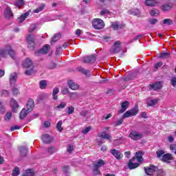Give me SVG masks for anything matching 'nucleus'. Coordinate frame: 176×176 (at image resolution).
<instances>
[{"mask_svg":"<svg viewBox=\"0 0 176 176\" xmlns=\"http://www.w3.org/2000/svg\"><path fill=\"white\" fill-rule=\"evenodd\" d=\"M138 105L136 104L133 109L128 110L126 113H124L122 116V118L117 120L115 123V126H120L122 123H123V120L126 119V118H131L132 116H135L137 113H138Z\"/></svg>","mask_w":176,"mask_h":176,"instance_id":"obj_1","label":"nucleus"},{"mask_svg":"<svg viewBox=\"0 0 176 176\" xmlns=\"http://www.w3.org/2000/svg\"><path fill=\"white\" fill-rule=\"evenodd\" d=\"M8 54L11 57V58H14V56L16 55L14 50L12 49V46H10V45H7L5 47V49L0 50L1 57H3V58L8 57Z\"/></svg>","mask_w":176,"mask_h":176,"instance_id":"obj_2","label":"nucleus"},{"mask_svg":"<svg viewBox=\"0 0 176 176\" xmlns=\"http://www.w3.org/2000/svg\"><path fill=\"white\" fill-rule=\"evenodd\" d=\"M92 27L95 30H102L105 27V23L101 19H94L92 21Z\"/></svg>","mask_w":176,"mask_h":176,"instance_id":"obj_3","label":"nucleus"},{"mask_svg":"<svg viewBox=\"0 0 176 176\" xmlns=\"http://www.w3.org/2000/svg\"><path fill=\"white\" fill-rule=\"evenodd\" d=\"M104 164H105V162L102 160H98L96 162H95L94 164V174H96V175L100 174V170H98V168H100V167H102V166H104Z\"/></svg>","mask_w":176,"mask_h":176,"instance_id":"obj_4","label":"nucleus"},{"mask_svg":"<svg viewBox=\"0 0 176 176\" xmlns=\"http://www.w3.org/2000/svg\"><path fill=\"white\" fill-rule=\"evenodd\" d=\"M144 137V135L140 132H137L135 131H133L129 134V138L133 141H138V140H141Z\"/></svg>","mask_w":176,"mask_h":176,"instance_id":"obj_5","label":"nucleus"},{"mask_svg":"<svg viewBox=\"0 0 176 176\" xmlns=\"http://www.w3.org/2000/svg\"><path fill=\"white\" fill-rule=\"evenodd\" d=\"M157 170V167L153 165L144 167V171L147 175H152V174H154V173H156Z\"/></svg>","mask_w":176,"mask_h":176,"instance_id":"obj_6","label":"nucleus"},{"mask_svg":"<svg viewBox=\"0 0 176 176\" xmlns=\"http://www.w3.org/2000/svg\"><path fill=\"white\" fill-rule=\"evenodd\" d=\"M122 50V46L120 45V41H116L114 43L113 47L110 49L111 53H119Z\"/></svg>","mask_w":176,"mask_h":176,"instance_id":"obj_7","label":"nucleus"},{"mask_svg":"<svg viewBox=\"0 0 176 176\" xmlns=\"http://www.w3.org/2000/svg\"><path fill=\"white\" fill-rule=\"evenodd\" d=\"M49 50H50V45H45L42 47V49L39 50L38 51L35 52V54L36 56H39L41 54H46L47 53H49Z\"/></svg>","mask_w":176,"mask_h":176,"instance_id":"obj_8","label":"nucleus"},{"mask_svg":"<svg viewBox=\"0 0 176 176\" xmlns=\"http://www.w3.org/2000/svg\"><path fill=\"white\" fill-rule=\"evenodd\" d=\"M35 107V102L34 100L30 98L28 100L26 107H25L28 112H32L34 107Z\"/></svg>","mask_w":176,"mask_h":176,"instance_id":"obj_9","label":"nucleus"},{"mask_svg":"<svg viewBox=\"0 0 176 176\" xmlns=\"http://www.w3.org/2000/svg\"><path fill=\"white\" fill-rule=\"evenodd\" d=\"M110 153H111V155H113V156H115L116 159H117V160H120L122 159H123V154L116 150V149H113L110 151Z\"/></svg>","mask_w":176,"mask_h":176,"instance_id":"obj_10","label":"nucleus"},{"mask_svg":"<svg viewBox=\"0 0 176 176\" xmlns=\"http://www.w3.org/2000/svg\"><path fill=\"white\" fill-rule=\"evenodd\" d=\"M24 68H34L32 60L30 58H26L22 63Z\"/></svg>","mask_w":176,"mask_h":176,"instance_id":"obj_11","label":"nucleus"},{"mask_svg":"<svg viewBox=\"0 0 176 176\" xmlns=\"http://www.w3.org/2000/svg\"><path fill=\"white\" fill-rule=\"evenodd\" d=\"M10 107L13 111V112H17V109H19V102H16L14 98H11L10 100Z\"/></svg>","mask_w":176,"mask_h":176,"instance_id":"obj_12","label":"nucleus"},{"mask_svg":"<svg viewBox=\"0 0 176 176\" xmlns=\"http://www.w3.org/2000/svg\"><path fill=\"white\" fill-rule=\"evenodd\" d=\"M135 162V157H133L132 160H129L128 162V167L130 170H133V168H137L140 166V163H134Z\"/></svg>","mask_w":176,"mask_h":176,"instance_id":"obj_13","label":"nucleus"},{"mask_svg":"<svg viewBox=\"0 0 176 176\" xmlns=\"http://www.w3.org/2000/svg\"><path fill=\"white\" fill-rule=\"evenodd\" d=\"M129 105H130V102L128 101L122 102L121 109L118 111V113H124V112H126V110L129 108Z\"/></svg>","mask_w":176,"mask_h":176,"instance_id":"obj_14","label":"nucleus"},{"mask_svg":"<svg viewBox=\"0 0 176 176\" xmlns=\"http://www.w3.org/2000/svg\"><path fill=\"white\" fill-rule=\"evenodd\" d=\"M157 102H159V98L151 99V98H148L146 100L148 107H155Z\"/></svg>","mask_w":176,"mask_h":176,"instance_id":"obj_15","label":"nucleus"},{"mask_svg":"<svg viewBox=\"0 0 176 176\" xmlns=\"http://www.w3.org/2000/svg\"><path fill=\"white\" fill-rule=\"evenodd\" d=\"M100 16H103L105 19L108 17L109 19H111L112 17V12L109 11L107 9L102 10L100 12Z\"/></svg>","mask_w":176,"mask_h":176,"instance_id":"obj_16","label":"nucleus"},{"mask_svg":"<svg viewBox=\"0 0 176 176\" xmlns=\"http://www.w3.org/2000/svg\"><path fill=\"white\" fill-rule=\"evenodd\" d=\"M84 63L91 64L96 62V56L91 55L90 56H87L83 58Z\"/></svg>","mask_w":176,"mask_h":176,"instance_id":"obj_17","label":"nucleus"},{"mask_svg":"<svg viewBox=\"0 0 176 176\" xmlns=\"http://www.w3.org/2000/svg\"><path fill=\"white\" fill-rule=\"evenodd\" d=\"M144 153L142 151H139L135 153V160H136L138 163H142L144 162V158H142V155Z\"/></svg>","mask_w":176,"mask_h":176,"instance_id":"obj_18","label":"nucleus"},{"mask_svg":"<svg viewBox=\"0 0 176 176\" xmlns=\"http://www.w3.org/2000/svg\"><path fill=\"white\" fill-rule=\"evenodd\" d=\"M68 86L72 90H78L79 89V85L72 80L68 81Z\"/></svg>","mask_w":176,"mask_h":176,"instance_id":"obj_19","label":"nucleus"},{"mask_svg":"<svg viewBox=\"0 0 176 176\" xmlns=\"http://www.w3.org/2000/svg\"><path fill=\"white\" fill-rule=\"evenodd\" d=\"M17 80V74L16 73H12L10 75V85H14Z\"/></svg>","mask_w":176,"mask_h":176,"instance_id":"obj_20","label":"nucleus"},{"mask_svg":"<svg viewBox=\"0 0 176 176\" xmlns=\"http://www.w3.org/2000/svg\"><path fill=\"white\" fill-rule=\"evenodd\" d=\"M145 5H146V6H157L159 1L157 0H146Z\"/></svg>","mask_w":176,"mask_h":176,"instance_id":"obj_21","label":"nucleus"},{"mask_svg":"<svg viewBox=\"0 0 176 176\" xmlns=\"http://www.w3.org/2000/svg\"><path fill=\"white\" fill-rule=\"evenodd\" d=\"M41 140L45 144H50V142L53 140V139L50 137V135H49L47 134L43 135Z\"/></svg>","mask_w":176,"mask_h":176,"instance_id":"obj_22","label":"nucleus"},{"mask_svg":"<svg viewBox=\"0 0 176 176\" xmlns=\"http://www.w3.org/2000/svg\"><path fill=\"white\" fill-rule=\"evenodd\" d=\"M4 14L6 17V19H10V17H12L13 16V12H12V10L10 9V8L7 7L6 8Z\"/></svg>","mask_w":176,"mask_h":176,"instance_id":"obj_23","label":"nucleus"},{"mask_svg":"<svg viewBox=\"0 0 176 176\" xmlns=\"http://www.w3.org/2000/svg\"><path fill=\"white\" fill-rule=\"evenodd\" d=\"M150 87L153 90H159V89H162V82H157L154 84L150 85Z\"/></svg>","mask_w":176,"mask_h":176,"instance_id":"obj_24","label":"nucleus"},{"mask_svg":"<svg viewBox=\"0 0 176 176\" xmlns=\"http://www.w3.org/2000/svg\"><path fill=\"white\" fill-rule=\"evenodd\" d=\"M30 112H31V111H27V109L25 107H24L19 114L20 119H24V118H25V116H27V115H28V113H30Z\"/></svg>","mask_w":176,"mask_h":176,"instance_id":"obj_25","label":"nucleus"},{"mask_svg":"<svg viewBox=\"0 0 176 176\" xmlns=\"http://www.w3.org/2000/svg\"><path fill=\"white\" fill-rule=\"evenodd\" d=\"M29 15H30V12H28L26 13L22 14L21 16L17 19L18 23H23V21H24V20H25V19L28 18Z\"/></svg>","mask_w":176,"mask_h":176,"instance_id":"obj_26","label":"nucleus"},{"mask_svg":"<svg viewBox=\"0 0 176 176\" xmlns=\"http://www.w3.org/2000/svg\"><path fill=\"white\" fill-rule=\"evenodd\" d=\"M26 41H27L28 45H32V46H34L35 37H34L32 36V34H29L26 38Z\"/></svg>","mask_w":176,"mask_h":176,"instance_id":"obj_27","label":"nucleus"},{"mask_svg":"<svg viewBox=\"0 0 176 176\" xmlns=\"http://www.w3.org/2000/svg\"><path fill=\"white\" fill-rule=\"evenodd\" d=\"M162 162H168V160H173V155L170 153L164 154L162 158Z\"/></svg>","mask_w":176,"mask_h":176,"instance_id":"obj_28","label":"nucleus"},{"mask_svg":"<svg viewBox=\"0 0 176 176\" xmlns=\"http://www.w3.org/2000/svg\"><path fill=\"white\" fill-rule=\"evenodd\" d=\"M172 8H173V4L166 3L162 6V10H164V12H167V10H171Z\"/></svg>","mask_w":176,"mask_h":176,"instance_id":"obj_29","label":"nucleus"},{"mask_svg":"<svg viewBox=\"0 0 176 176\" xmlns=\"http://www.w3.org/2000/svg\"><path fill=\"white\" fill-rule=\"evenodd\" d=\"M98 137H99V138H102L104 140H111V136L107 133H99L98 135Z\"/></svg>","mask_w":176,"mask_h":176,"instance_id":"obj_30","label":"nucleus"},{"mask_svg":"<svg viewBox=\"0 0 176 176\" xmlns=\"http://www.w3.org/2000/svg\"><path fill=\"white\" fill-rule=\"evenodd\" d=\"M14 6H16L17 8H21L23 5H24V0H16L14 2Z\"/></svg>","mask_w":176,"mask_h":176,"instance_id":"obj_31","label":"nucleus"},{"mask_svg":"<svg viewBox=\"0 0 176 176\" xmlns=\"http://www.w3.org/2000/svg\"><path fill=\"white\" fill-rule=\"evenodd\" d=\"M60 38H61V34H60V33L54 35L52 37V39L51 41V43L52 45H53V43H54V42H57V41H58V39H60Z\"/></svg>","mask_w":176,"mask_h":176,"instance_id":"obj_32","label":"nucleus"},{"mask_svg":"<svg viewBox=\"0 0 176 176\" xmlns=\"http://www.w3.org/2000/svg\"><path fill=\"white\" fill-rule=\"evenodd\" d=\"M59 90H58V88L57 87H55L54 89H53V91H52V97H53V100H57V94L58 93H59Z\"/></svg>","mask_w":176,"mask_h":176,"instance_id":"obj_33","label":"nucleus"},{"mask_svg":"<svg viewBox=\"0 0 176 176\" xmlns=\"http://www.w3.org/2000/svg\"><path fill=\"white\" fill-rule=\"evenodd\" d=\"M45 9V5L44 4H41L38 8H37L36 9L34 10L33 12L34 13H39L41 12H42V10H43Z\"/></svg>","mask_w":176,"mask_h":176,"instance_id":"obj_34","label":"nucleus"},{"mask_svg":"<svg viewBox=\"0 0 176 176\" xmlns=\"http://www.w3.org/2000/svg\"><path fill=\"white\" fill-rule=\"evenodd\" d=\"M23 176H34V170L32 169L26 170Z\"/></svg>","mask_w":176,"mask_h":176,"instance_id":"obj_35","label":"nucleus"},{"mask_svg":"<svg viewBox=\"0 0 176 176\" xmlns=\"http://www.w3.org/2000/svg\"><path fill=\"white\" fill-rule=\"evenodd\" d=\"M20 175V169L19 167H15L12 170V176H19Z\"/></svg>","mask_w":176,"mask_h":176,"instance_id":"obj_36","label":"nucleus"},{"mask_svg":"<svg viewBox=\"0 0 176 176\" xmlns=\"http://www.w3.org/2000/svg\"><path fill=\"white\" fill-rule=\"evenodd\" d=\"M10 119H12V112H8L4 117L6 122H9Z\"/></svg>","mask_w":176,"mask_h":176,"instance_id":"obj_37","label":"nucleus"},{"mask_svg":"<svg viewBox=\"0 0 176 176\" xmlns=\"http://www.w3.org/2000/svg\"><path fill=\"white\" fill-rule=\"evenodd\" d=\"M67 107V103L60 102L59 105L56 107V109H64Z\"/></svg>","mask_w":176,"mask_h":176,"instance_id":"obj_38","label":"nucleus"},{"mask_svg":"<svg viewBox=\"0 0 176 176\" xmlns=\"http://www.w3.org/2000/svg\"><path fill=\"white\" fill-rule=\"evenodd\" d=\"M62 125H63V121L60 120L56 124V129L58 131H63V127H61Z\"/></svg>","mask_w":176,"mask_h":176,"instance_id":"obj_39","label":"nucleus"},{"mask_svg":"<svg viewBox=\"0 0 176 176\" xmlns=\"http://www.w3.org/2000/svg\"><path fill=\"white\" fill-rule=\"evenodd\" d=\"M79 95L76 93H72L69 95L71 100H78Z\"/></svg>","mask_w":176,"mask_h":176,"instance_id":"obj_40","label":"nucleus"},{"mask_svg":"<svg viewBox=\"0 0 176 176\" xmlns=\"http://www.w3.org/2000/svg\"><path fill=\"white\" fill-rule=\"evenodd\" d=\"M79 72H81L82 74H84L85 75H89V70H86L82 67H78Z\"/></svg>","mask_w":176,"mask_h":176,"instance_id":"obj_41","label":"nucleus"},{"mask_svg":"<svg viewBox=\"0 0 176 176\" xmlns=\"http://www.w3.org/2000/svg\"><path fill=\"white\" fill-rule=\"evenodd\" d=\"M56 152H57V148L56 147L48 148V153L51 155H53V153H56Z\"/></svg>","mask_w":176,"mask_h":176,"instance_id":"obj_42","label":"nucleus"},{"mask_svg":"<svg viewBox=\"0 0 176 176\" xmlns=\"http://www.w3.org/2000/svg\"><path fill=\"white\" fill-rule=\"evenodd\" d=\"M19 151L22 156H25V155H27V148L25 147H21Z\"/></svg>","mask_w":176,"mask_h":176,"instance_id":"obj_43","label":"nucleus"},{"mask_svg":"<svg viewBox=\"0 0 176 176\" xmlns=\"http://www.w3.org/2000/svg\"><path fill=\"white\" fill-rule=\"evenodd\" d=\"M74 112H75V108L74 107L71 106L67 108L68 115H72Z\"/></svg>","mask_w":176,"mask_h":176,"instance_id":"obj_44","label":"nucleus"},{"mask_svg":"<svg viewBox=\"0 0 176 176\" xmlns=\"http://www.w3.org/2000/svg\"><path fill=\"white\" fill-rule=\"evenodd\" d=\"M164 24H166V25H172L173 21L170 19H165L163 21Z\"/></svg>","mask_w":176,"mask_h":176,"instance_id":"obj_45","label":"nucleus"},{"mask_svg":"<svg viewBox=\"0 0 176 176\" xmlns=\"http://www.w3.org/2000/svg\"><path fill=\"white\" fill-rule=\"evenodd\" d=\"M46 86H47V84L46 83V80H43L40 81V87L41 89H46Z\"/></svg>","mask_w":176,"mask_h":176,"instance_id":"obj_46","label":"nucleus"},{"mask_svg":"<svg viewBox=\"0 0 176 176\" xmlns=\"http://www.w3.org/2000/svg\"><path fill=\"white\" fill-rule=\"evenodd\" d=\"M111 27H112V28H113L115 31H116V30H118V29L119 28V22L116 21V22L113 23L111 24Z\"/></svg>","mask_w":176,"mask_h":176,"instance_id":"obj_47","label":"nucleus"},{"mask_svg":"<svg viewBox=\"0 0 176 176\" xmlns=\"http://www.w3.org/2000/svg\"><path fill=\"white\" fill-rule=\"evenodd\" d=\"M157 176H166V172L163 169H160L157 170Z\"/></svg>","mask_w":176,"mask_h":176,"instance_id":"obj_48","label":"nucleus"},{"mask_svg":"<svg viewBox=\"0 0 176 176\" xmlns=\"http://www.w3.org/2000/svg\"><path fill=\"white\" fill-rule=\"evenodd\" d=\"M168 56H170V53L164 52V53L160 54V58H167V57H168Z\"/></svg>","mask_w":176,"mask_h":176,"instance_id":"obj_49","label":"nucleus"},{"mask_svg":"<svg viewBox=\"0 0 176 176\" xmlns=\"http://www.w3.org/2000/svg\"><path fill=\"white\" fill-rule=\"evenodd\" d=\"M157 157H162V156L164 155V151L163 150H158L157 152Z\"/></svg>","mask_w":176,"mask_h":176,"instance_id":"obj_50","label":"nucleus"},{"mask_svg":"<svg viewBox=\"0 0 176 176\" xmlns=\"http://www.w3.org/2000/svg\"><path fill=\"white\" fill-rule=\"evenodd\" d=\"M5 112V105L3 104V102L0 101V113H4Z\"/></svg>","mask_w":176,"mask_h":176,"instance_id":"obj_51","label":"nucleus"},{"mask_svg":"<svg viewBox=\"0 0 176 176\" xmlns=\"http://www.w3.org/2000/svg\"><path fill=\"white\" fill-rule=\"evenodd\" d=\"M30 68V69H28L25 72V75H32V74H34V67Z\"/></svg>","mask_w":176,"mask_h":176,"instance_id":"obj_52","label":"nucleus"},{"mask_svg":"<svg viewBox=\"0 0 176 176\" xmlns=\"http://www.w3.org/2000/svg\"><path fill=\"white\" fill-rule=\"evenodd\" d=\"M36 30V25L35 24H32L30 25L29 28V32H34Z\"/></svg>","mask_w":176,"mask_h":176,"instance_id":"obj_53","label":"nucleus"},{"mask_svg":"<svg viewBox=\"0 0 176 176\" xmlns=\"http://www.w3.org/2000/svg\"><path fill=\"white\" fill-rule=\"evenodd\" d=\"M150 14L151 16H156L157 14H159V11L157 10H153L151 11Z\"/></svg>","mask_w":176,"mask_h":176,"instance_id":"obj_54","label":"nucleus"},{"mask_svg":"<svg viewBox=\"0 0 176 176\" xmlns=\"http://www.w3.org/2000/svg\"><path fill=\"white\" fill-rule=\"evenodd\" d=\"M90 130H91V126H87L84 130L82 131V134H87V133H89V131H90Z\"/></svg>","mask_w":176,"mask_h":176,"instance_id":"obj_55","label":"nucleus"},{"mask_svg":"<svg viewBox=\"0 0 176 176\" xmlns=\"http://www.w3.org/2000/svg\"><path fill=\"white\" fill-rule=\"evenodd\" d=\"M170 83L173 87H176V77H173L170 79Z\"/></svg>","mask_w":176,"mask_h":176,"instance_id":"obj_56","label":"nucleus"},{"mask_svg":"<svg viewBox=\"0 0 176 176\" xmlns=\"http://www.w3.org/2000/svg\"><path fill=\"white\" fill-rule=\"evenodd\" d=\"M149 23L150 24H151L152 25H154V24H156L157 23H158L157 19H150L149 20Z\"/></svg>","mask_w":176,"mask_h":176,"instance_id":"obj_57","label":"nucleus"},{"mask_svg":"<svg viewBox=\"0 0 176 176\" xmlns=\"http://www.w3.org/2000/svg\"><path fill=\"white\" fill-rule=\"evenodd\" d=\"M19 89L14 87L12 89V94H14V96H17V94H19Z\"/></svg>","mask_w":176,"mask_h":176,"instance_id":"obj_58","label":"nucleus"},{"mask_svg":"<svg viewBox=\"0 0 176 176\" xmlns=\"http://www.w3.org/2000/svg\"><path fill=\"white\" fill-rule=\"evenodd\" d=\"M162 65H163V63L159 62L157 64H155V65L154 66V68L155 69H157L160 68V67H162Z\"/></svg>","mask_w":176,"mask_h":176,"instance_id":"obj_59","label":"nucleus"},{"mask_svg":"<svg viewBox=\"0 0 176 176\" xmlns=\"http://www.w3.org/2000/svg\"><path fill=\"white\" fill-rule=\"evenodd\" d=\"M61 93L62 94H63V96H65V94H68V88H64L63 89H62Z\"/></svg>","mask_w":176,"mask_h":176,"instance_id":"obj_60","label":"nucleus"},{"mask_svg":"<svg viewBox=\"0 0 176 176\" xmlns=\"http://www.w3.org/2000/svg\"><path fill=\"white\" fill-rule=\"evenodd\" d=\"M20 126L15 125L11 127V131H14V130H19Z\"/></svg>","mask_w":176,"mask_h":176,"instance_id":"obj_61","label":"nucleus"},{"mask_svg":"<svg viewBox=\"0 0 176 176\" xmlns=\"http://www.w3.org/2000/svg\"><path fill=\"white\" fill-rule=\"evenodd\" d=\"M141 117L143 118L144 119H147L148 113H146V112H142L141 114Z\"/></svg>","mask_w":176,"mask_h":176,"instance_id":"obj_62","label":"nucleus"},{"mask_svg":"<svg viewBox=\"0 0 176 176\" xmlns=\"http://www.w3.org/2000/svg\"><path fill=\"white\" fill-rule=\"evenodd\" d=\"M61 50H62L61 46L57 47L56 54H60L61 53Z\"/></svg>","mask_w":176,"mask_h":176,"instance_id":"obj_63","label":"nucleus"},{"mask_svg":"<svg viewBox=\"0 0 176 176\" xmlns=\"http://www.w3.org/2000/svg\"><path fill=\"white\" fill-rule=\"evenodd\" d=\"M170 151H176V144H171L170 146Z\"/></svg>","mask_w":176,"mask_h":176,"instance_id":"obj_64","label":"nucleus"}]
</instances>
